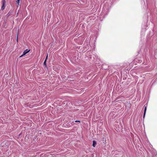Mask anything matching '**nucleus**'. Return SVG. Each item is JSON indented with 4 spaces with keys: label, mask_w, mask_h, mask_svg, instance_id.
<instances>
[{
    "label": "nucleus",
    "mask_w": 157,
    "mask_h": 157,
    "mask_svg": "<svg viewBox=\"0 0 157 157\" xmlns=\"http://www.w3.org/2000/svg\"><path fill=\"white\" fill-rule=\"evenodd\" d=\"M6 3V1L5 0H3L2 1V6L1 7V10H2L4 9L5 8V4Z\"/></svg>",
    "instance_id": "obj_1"
},
{
    "label": "nucleus",
    "mask_w": 157,
    "mask_h": 157,
    "mask_svg": "<svg viewBox=\"0 0 157 157\" xmlns=\"http://www.w3.org/2000/svg\"><path fill=\"white\" fill-rule=\"evenodd\" d=\"M30 51V50H28L27 49L25 50L23 54L20 57H21L22 56H23L25 55L27 53H28Z\"/></svg>",
    "instance_id": "obj_2"
},
{
    "label": "nucleus",
    "mask_w": 157,
    "mask_h": 157,
    "mask_svg": "<svg viewBox=\"0 0 157 157\" xmlns=\"http://www.w3.org/2000/svg\"><path fill=\"white\" fill-rule=\"evenodd\" d=\"M97 144L96 142L95 141H93V146L94 147H95L96 145Z\"/></svg>",
    "instance_id": "obj_3"
},
{
    "label": "nucleus",
    "mask_w": 157,
    "mask_h": 157,
    "mask_svg": "<svg viewBox=\"0 0 157 157\" xmlns=\"http://www.w3.org/2000/svg\"><path fill=\"white\" fill-rule=\"evenodd\" d=\"M146 109H147V107H146V106H145V109H144V116H143V118H144V117H145V114L146 112Z\"/></svg>",
    "instance_id": "obj_4"
},
{
    "label": "nucleus",
    "mask_w": 157,
    "mask_h": 157,
    "mask_svg": "<svg viewBox=\"0 0 157 157\" xmlns=\"http://www.w3.org/2000/svg\"><path fill=\"white\" fill-rule=\"evenodd\" d=\"M20 1V0H17V1H16V2H17L18 5H19V2Z\"/></svg>",
    "instance_id": "obj_5"
},
{
    "label": "nucleus",
    "mask_w": 157,
    "mask_h": 157,
    "mask_svg": "<svg viewBox=\"0 0 157 157\" xmlns=\"http://www.w3.org/2000/svg\"><path fill=\"white\" fill-rule=\"evenodd\" d=\"M18 32L17 33V41L18 39Z\"/></svg>",
    "instance_id": "obj_6"
},
{
    "label": "nucleus",
    "mask_w": 157,
    "mask_h": 157,
    "mask_svg": "<svg viewBox=\"0 0 157 157\" xmlns=\"http://www.w3.org/2000/svg\"><path fill=\"white\" fill-rule=\"evenodd\" d=\"M46 59H45V61H44V65H46Z\"/></svg>",
    "instance_id": "obj_7"
},
{
    "label": "nucleus",
    "mask_w": 157,
    "mask_h": 157,
    "mask_svg": "<svg viewBox=\"0 0 157 157\" xmlns=\"http://www.w3.org/2000/svg\"><path fill=\"white\" fill-rule=\"evenodd\" d=\"M75 122H80V121H77V120H76L75 121Z\"/></svg>",
    "instance_id": "obj_8"
},
{
    "label": "nucleus",
    "mask_w": 157,
    "mask_h": 157,
    "mask_svg": "<svg viewBox=\"0 0 157 157\" xmlns=\"http://www.w3.org/2000/svg\"><path fill=\"white\" fill-rule=\"evenodd\" d=\"M48 55H47V56L46 57V60L47 59V58H48Z\"/></svg>",
    "instance_id": "obj_9"
}]
</instances>
